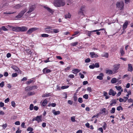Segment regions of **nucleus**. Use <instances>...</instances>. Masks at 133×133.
<instances>
[{
  "label": "nucleus",
  "mask_w": 133,
  "mask_h": 133,
  "mask_svg": "<svg viewBox=\"0 0 133 133\" xmlns=\"http://www.w3.org/2000/svg\"><path fill=\"white\" fill-rule=\"evenodd\" d=\"M85 6H82L80 8V10L83 11H85Z\"/></svg>",
  "instance_id": "nucleus-41"
},
{
  "label": "nucleus",
  "mask_w": 133,
  "mask_h": 133,
  "mask_svg": "<svg viewBox=\"0 0 133 133\" xmlns=\"http://www.w3.org/2000/svg\"><path fill=\"white\" fill-rule=\"evenodd\" d=\"M71 15L69 13H68L65 15V18H70L71 17Z\"/></svg>",
  "instance_id": "nucleus-35"
},
{
  "label": "nucleus",
  "mask_w": 133,
  "mask_h": 133,
  "mask_svg": "<svg viewBox=\"0 0 133 133\" xmlns=\"http://www.w3.org/2000/svg\"><path fill=\"white\" fill-rule=\"evenodd\" d=\"M16 12H4L3 13V14H6V15H8V14H13L15 13H16Z\"/></svg>",
  "instance_id": "nucleus-40"
},
{
  "label": "nucleus",
  "mask_w": 133,
  "mask_h": 133,
  "mask_svg": "<svg viewBox=\"0 0 133 133\" xmlns=\"http://www.w3.org/2000/svg\"><path fill=\"white\" fill-rule=\"evenodd\" d=\"M34 105L32 104H31L30 105L29 107V109L30 110H31L33 109Z\"/></svg>",
  "instance_id": "nucleus-49"
},
{
  "label": "nucleus",
  "mask_w": 133,
  "mask_h": 133,
  "mask_svg": "<svg viewBox=\"0 0 133 133\" xmlns=\"http://www.w3.org/2000/svg\"><path fill=\"white\" fill-rule=\"evenodd\" d=\"M38 29V28H32L29 29L26 32V34L28 35H30L32 33L33 31Z\"/></svg>",
  "instance_id": "nucleus-4"
},
{
  "label": "nucleus",
  "mask_w": 133,
  "mask_h": 133,
  "mask_svg": "<svg viewBox=\"0 0 133 133\" xmlns=\"http://www.w3.org/2000/svg\"><path fill=\"white\" fill-rule=\"evenodd\" d=\"M106 112V109L105 108H103L101 110V112H100L99 114H100L104 115Z\"/></svg>",
  "instance_id": "nucleus-22"
},
{
  "label": "nucleus",
  "mask_w": 133,
  "mask_h": 133,
  "mask_svg": "<svg viewBox=\"0 0 133 133\" xmlns=\"http://www.w3.org/2000/svg\"><path fill=\"white\" fill-rule=\"evenodd\" d=\"M117 110L119 111L121 110H122L123 108L121 106H119L117 108Z\"/></svg>",
  "instance_id": "nucleus-54"
},
{
  "label": "nucleus",
  "mask_w": 133,
  "mask_h": 133,
  "mask_svg": "<svg viewBox=\"0 0 133 133\" xmlns=\"http://www.w3.org/2000/svg\"><path fill=\"white\" fill-rule=\"evenodd\" d=\"M68 103L70 105H72L73 104V102L71 100H69L68 101Z\"/></svg>",
  "instance_id": "nucleus-58"
},
{
  "label": "nucleus",
  "mask_w": 133,
  "mask_h": 133,
  "mask_svg": "<svg viewBox=\"0 0 133 133\" xmlns=\"http://www.w3.org/2000/svg\"><path fill=\"white\" fill-rule=\"evenodd\" d=\"M78 43L77 42H74L72 43L71 44V45L72 46H75L77 45L78 44Z\"/></svg>",
  "instance_id": "nucleus-39"
},
{
  "label": "nucleus",
  "mask_w": 133,
  "mask_h": 133,
  "mask_svg": "<svg viewBox=\"0 0 133 133\" xmlns=\"http://www.w3.org/2000/svg\"><path fill=\"white\" fill-rule=\"evenodd\" d=\"M22 6V4H19L15 5L14 6V8L15 9H18Z\"/></svg>",
  "instance_id": "nucleus-12"
},
{
  "label": "nucleus",
  "mask_w": 133,
  "mask_h": 133,
  "mask_svg": "<svg viewBox=\"0 0 133 133\" xmlns=\"http://www.w3.org/2000/svg\"><path fill=\"white\" fill-rule=\"evenodd\" d=\"M33 81V80L31 79H30V80L28 81L26 83V84H28L31 83Z\"/></svg>",
  "instance_id": "nucleus-62"
},
{
  "label": "nucleus",
  "mask_w": 133,
  "mask_h": 133,
  "mask_svg": "<svg viewBox=\"0 0 133 133\" xmlns=\"http://www.w3.org/2000/svg\"><path fill=\"white\" fill-rule=\"evenodd\" d=\"M17 76V74L16 73H13L12 74V77H16Z\"/></svg>",
  "instance_id": "nucleus-59"
},
{
  "label": "nucleus",
  "mask_w": 133,
  "mask_h": 133,
  "mask_svg": "<svg viewBox=\"0 0 133 133\" xmlns=\"http://www.w3.org/2000/svg\"><path fill=\"white\" fill-rule=\"evenodd\" d=\"M106 73L109 74H113V71L111 70H106Z\"/></svg>",
  "instance_id": "nucleus-25"
},
{
  "label": "nucleus",
  "mask_w": 133,
  "mask_h": 133,
  "mask_svg": "<svg viewBox=\"0 0 133 133\" xmlns=\"http://www.w3.org/2000/svg\"><path fill=\"white\" fill-rule=\"evenodd\" d=\"M43 7L49 12L51 14H53L54 12V11L49 7L46 6H44Z\"/></svg>",
  "instance_id": "nucleus-8"
},
{
  "label": "nucleus",
  "mask_w": 133,
  "mask_h": 133,
  "mask_svg": "<svg viewBox=\"0 0 133 133\" xmlns=\"http://www.w3.org/2000/svg\"><path fill=\"white\" fill-rule=\"evenodd\" d=\"M59 32V30L58 29H52V33H57Z\"/></svg>",
  "instance_id": "nucleus-23"
},
{
  "label": "nucleus",
  "mask_w": 133,
  "mask_h": 133,
  "mask_svg": "<svg viewBox=\"0 0 133 133\" xmlns=\"http://www.w3.org/2000/svg\"><path fill=\"white\" fill-rule=\"evenodd\" d=\"M1 30H3L4 31H8V29H7L5 27V26H2L1 28Z\"/></svg>",
  "instance_id": "nucleus-38"
},
{
  "label": "nucleus",
  "mask_w": 133,
  "mask_h": 133,
  "mask_svg": "<svg viewBox=\"0 0 133 133\" xmlns=\"http://www.w3.org/2000/svg\"><path fill=\"white\" fill-rule=\"evenodd\" d=\"M89 67L90 69H93L95 68V66L94 65V64H93L92 65H90L89 66Z\"/></svg>",
  "instance_id": "nucleus-56"
},
{
  "label": "nucleus",
  "mask_w": 133,
  "mask_h": 133,
  "mask_svg": "<svg viewBox=\"0 0 133 133\" xmlns=\"http://www.w3.org/2000/svg\"><path fill=\"white\" fill-rule=\"evenodd\" d=\"M120 51L121 54V55L122 56L124 54V52L123 51V49L122 48H121L120 49Z\"/></svg>",
  "instance_id": "nucleus-33"
},
{
  "label": "nucleus",
  "mask_w": 133,
  "mask_h": 133,
  "mask_svg": "<svg viewBox=\"0 0 133 133\" xmlns=\"http://www.w3.org/2000/svg\"><path fill=\"white\" fill-rule=\"evenodd\" d=\"M11 56V55L10 53H8L6 55L7 57L8 58L10 57Z\"/></svg>",
  "instance_id": "nucleus-64"
},
{
  "label": "nucleus",
  "mask_w": 133,
  "mask_h": 133,
  "mask_svg": "<svg viewBox=\"0 0 133 133\" xmlns=\"http://www.w3.org/2000/svg\"><path fill=\"white\" fill-rule=\"evenodd\" d=\"M71 120L73 122H75V116H72L71 117Z\"/></svg>",
  "instance_id": "nucleus-52"
},
{
  "label": "nucleus",
  "mask_w": 133,
  "mask_h": 133,
  "mask_svg": "<svg viewBox=\"0 0 133 133\" xmlns=\"http://www.w3.org/2000/svg\"><path fill=\"white\" fill-rule=\"evenodd\" d=\"M80 71V70L78 69H75L72 70V72L74 74H77Z\"/></svg>",
  "instance_id": "nucleus-21"
},
{
  "label": "nucleus",
  "mask_w": 133,
  "mask_h": 133,
  "mask_svg": "<svg viewBox=\"0 0 133 133\" xmlns=\"http://www.w3.org/2000/svg\"><path fill=\"white\" fill-rule=\"evenodd\" d=\"M104 30V29L102 28V29H100L96 30H93V31H91V32H96V31H101V30Z\"/></svg>",
  "instance_id": "nucleus-44"
},
{
  "label": "nucleus",
  "mask_w": 133,
  "mask_h": 133,
  "mask_svg": "<svg viewBox=\"0 0 133 133\" xmlns=\"http://www.w3.org/2000/svg\"><path fill=\"white\" fill-rule=\"evenodd\" d=\"M51 71L46 68L44 69L43 70V72L44 74H46L50 72Z\"/></svg>",
  "instance_id": "nucleus-14"
},
{
  "label": "nucleus",
  "mask_w": 133,
  "mask_h": 133,
  "mask_svg": "<svg viewBox=\"0 0 133 133\" xmlns=\"http://www.w3.org/2000/svg\"><path fill=\"white\" fill-rule=\"evenodd\" d=\"M51 96V93H45V94H44L42 95V97H49Z\"/></svg>",
  "instance_id": "nucleus-28"
},
{
  "label": "nucleus",
  "mask_w": 133,
  "mask_h": 133,
  "mask_svg": "<svg viewBox=\"0 0 133 133\" xmlns=\"http://www.w3.org/2000/svg\"><path fill=\"white\" fill-rule=\"evenodd\" d=\"M52 27L47 26L45 28V31L46 32L48 33H51L52 31Z\"/></svg>",
  "instance_id": "nucleus-5"
},
{
  "label": "nucleus",
  "mask_w": 133,
  "mask_h": 133,
  "mask_svg": "<svg viewBox=\"0 0 133 133\" xmlns=\"http://www.w3.org/2000/svg\"><path fill=\"white\" fill-rule=\"evenodd\" d=\"M117 79L116 78H113L111 80V82L112 84L115 83L117 81Z\"/></svg>",
  "instance_id": "nucleus-27"
},
{
  "label": "nucleus",
  "mask_w": 133,
  "mask_h": 133,
  "mask_svg": "<svg viewBox=\"0 0 133 133\" xmlns=\"http://www.w3.org/2000/svg\"><path fill=\"white\" fill-rule=\"evenodd\" d=\"M78 101L80 103H82L83 102L82 98L81 97L79 98L78 99Z\"/></svg>",
  "instance_id": "nucleus-53"
},
{
  "label": "nucleus",
  "mask_w": 133,
  "mask_h": 133,
  "mask_svg": "<svg viewBox=\"0 0 133 133\" xmlns=\"http://www.w3.org/2000/svg\"><path fill=\"white\" fill-rule=\"evenodd\" d=\"M9 99L8 98L5 100L4 102L6 103H7L9 101Z\"/></svg>",
  "instance_id": "nucleus-61"
},
{
  "label": "nucleus",
  "mask_w": 133,
  "mask_h": 133,
  "mask_svg": "<svg viewBox=\"0 0 133 133\" xmlns=\"http://www.w3.org/2000/svg\"><path fill=\"white\" fill-rule=\"evenodd\" d=\"M42 116H38L36 118H34L32 120L33 121L34 120L36 121L38 123H39L42 121Z\"/></svg>",
  "instance_id": "nucleus-6"
},
{
  "label": "nucleus",
  "mask_w": 133,
  "mask_h": 133,
  "mask_svg": "<svg viewBox=\"0 0 133 133\" xmlns=\"http://www.w3.org/2000/svg\"><path fill=\"white\" fill-rule=\"evenodd\" d=\"M83 97L85 99H88V95L87 94L84 95L83 96Z\"/></svg>",
  "instance_id": "nucleus-51"
},
{
  "label": "nucleus",
  "mask_w": 133,
  "mask_h": 133,
  "mask_svg": "<svg viewBox=\"0 0 133 133\" xmlns=\"http://www.w3.org/2000/svg\"><path fill=\"white\" fill-rule=\"evenodd\" d=\"M129 23V22L127 21L124 23L122 27V28L123 30H124L127 28Z\"/></svg>",
  "instance_id": "nucleus-10"
},
{
  "label": "nucleus",
  "mask_w": 133,
  "mask_h": 133,
  "mask_svg": "<svg viewBox=\"0 0 133 133\" xmlns=\"http://www.w3.org/2000/svg\"><path fill=\"white\" fill-rule=\"evenodd\" d=\"M115 87L117 90L119 91L122 92L123 91V89L120 86L118 87L116 86Z\"/></svg>",
  "instance_id": "nucleus-18"
},
{
  "label": "nucleus",
  "mask_w": 133,
  "mask_h": 133,
  "mask_svg": "<svg viewBox=\"0 0 133 133\" xmlns=\"http://www.w3.org/2000/svg\"><path fill=\"white\" fill-rule=\"evenodd\" d=\"M95 67L98 68L99 67V64L98 63H96L94 65Z\"/></svg>",
  "instance_id": "nucleus-47"
},
{
  "label": "nucleus",
  "mask_w": 133,
  "mask_h": 133,
  "mask_svg": "<svg viewBox=\"0 0 133 133\" xmlns=\"http://www.w3.org/2000/svg\"><path fill=\"white\" fill-rule=\"evenodd\" d=\"M27 130L28 131H30V132H32V131L33 130V129L31 127H29L27 129Z\"/></svg>",
  "instance_id": "nucleus-48"
},
{
  "label": "nucleus",
  "mask_w": 133,
  "mask_h": 133,
  "mask_svg": "<svg viewBox=\"0 0 133 133\" xmlns=\"http://www.w3.org/2000/svg\"><path fill=\"white\" fill-rule=\"evenodd\" d=\"M85 63H89L90 61V59L89 58H88L85 59Z\"/></svg>",
  "instance_id": "nucleus-46"
},
{
  "label": "nucleus",
  "mask_w": 133,
  "mask_h": 133,
  "mask_svg": "<svg viewBox=\"0 0 133 133\" xmlns=\"http://www.w3.org/2000/svg\"><path fill=\"white\" fill-rule=\"evenodd\" d=\"M41 36L42 37H49V35L46 34H41Z\"/></svg>",
  "instance_id": "nucleus-34"
},
{
  "label": "nucleus",
  "mask_w": 133,
  "mask_h": 133,
  "mask_svg": "<svg viewBox=\"0 0 133 133\" xmlns=\"http://www.w3.org/2000/svg\"><path fill=\"white\" fill-rule=\"evenodd\" d=\"M4 85V82L2 81L1 83H0V87L2 88L3 87Z\"/></svg>",
  "instance_id": "nucleus-57"
},
{
  "label": "nucleus",
  "mask_w": 133,
  "mask_h": 133,
  "mask_svg": "<svg viewBox=\"0 0 133 133\" xmlns=\"http://www.w3.org/2000/svg\"><path fill=\"white\" fill-rule=\"evenodd\" d=\"M90 55H91V57L92 58L94 57L97 58L98 57V56L97 54H96L94 52H91L90 53Z\"/></svg>",
  "instance_id": "nucleus-15"
},
{
  "label": "nucleus",
  "mask_w": 133,
  "mask_h": 133,
  "mask_svg": "<svg viewBox=\"0 0 133 133\" xmlns=\"http://www.w3.org/2000/svg\"><path fill=\"white\" fill-rule=\"evenodd\" d=\"M12 30L13 31L19 32V27H12Z\"/></svg>",
  "instance_id": "nucleus-17"
},
{
  "label": "nucleus",
  "mask_w": 133,
  "mask_h": 133,
  "mask_svg": "<svg viewBox=\"0 0 133 133\" xmlns=\"http://www.w3.org/2000/svg\"><path fill=\"white\" fill-rule=\"evenodd\" d=\"M111 103L110 105L111 106L114 105L116 104V101L115 99H113L111 101Z\"/></svg>",
  "instance_id": "nucleus-24"
},
{
  "label": "nucleus",
  "mask_w": 133,
  "mask_h": 133,
  "mask_svg": "<svg viewBox=\"0 0 133 133\" xmlns=\"http://www.w3.org/2000/svg\"><path fill=\"white\" fill-rule=\"evenodd\" d=\"M124 6V2L122 1L117 2L116 4V7L121 10L123 9Z\"/></svg>",
  "instance_id": "nucleus-2"
},
{
  "label": "nucleus",
  "mask_w": 133,
  "mask_h": 133,
  "mask_svg": "<svg viewBox=\"0 0 133 133\" xmlns=\"http://www.w3.org/2000/svg\"><path fill=\"white\" fill-rule=\"evenodd\" d=\"M28 29V28L26 26H22L21 27H19V32L25 31H26Z\"/></svg>",
  "instance_id": "nucleus-7"
},
{
  "label": "nucleus",
  "mask_w": 133,
  "mask_h": 133,
  "mask_svg": "<svg viewBox=\"0 0 133 133\" xmlns=\"http://www.w3.org/2000/svg\"><path fill=\"white\" fill-rule=\"evenodd\" d=\"M35 94V93L34 92H28L27 94L28 96H30L33 95Z\"/></svg>",
  "instance_id": "nucleus-31"
},
{
  "label": "nucleus",
  "mask_w": 133,
  "mask_h": 133,
  "mask_svg": "<svg viewBox=\"0 0 133 133\" xmlns=\"http://www.w3.org/2000/svg\"><path fill=\"white\" fill-rule=\"evenodd\" d=\"M11 104L12 106L14 107H15L16 106L15 103L14 101L11 102Z\"/></svg>",
  "instance_id": "nucleus-43"
},
{
  "label": "nucleus",
  "mask_w": 133,
  "mask_h": 133,
  "mask_svg": "<svg viewBox=\"0 0 133 133\" xmlns=\"http://www.w3.org/2000/svg\"><path fill=\"white\" fill-rule=\"evenodd\" d=\"M52 112L55 115H59L60 113V112L59 111H56L55 110H52Z\"/></svg>",
  "instance_id": "nucleus-19"
},
{
  "label": "nucleus",
  "mask_w": 133,
  "mask_h": 133,
  "mask_svg": "<svg viewBox=\"0 0 133 133\" xmlns=\"http://www.w3.org/2000/svg\"><path fill=\"white\" fill-rule=\"evenodd\" d=\"M11 68L14 70H15L16 71L17 70L18 68L17 67L15 66H11Z\"/></svg>",
  "instance_id": "nucleus-37"
},
{
  "label": "nucleus",
  "mask_w": 133,
  "mask_h": 133,
  "mask_svg": "<svg viewBox=\"0 0 133 133\" xmlns=\"http://www.w3.org/2000/svg\"><path fill=\"white\" fill-rule=\"evenodd\" d=\"M84 11H82L81 10H79V11L78 12V15H82L83 16L84 15Z\"/></svg>",
  "instance_id": "nucleus-30"
},
{
  "label": "nucleus",
  "mask_w": 133,
  "mask_h": 133,
  "mask_svg": "<svg viewBox=\"0 0 133 133\" xmlns=\"http://www.w3.org/2000/svg\"><path fill=\"white\" fill-rule=\"evenodd\" d=\"M79 75L80 76V77L81 78H84V76L83 74H82L81 73H80L79 74Z\"/></svg>",
  "instance_id": "nucleus-60"
},
{
  "label": "nucleus",
  "mask_w": 133,
  "mask_h": 133,
  "mask_svg": "<svg viewBox=\"0 0 133 133\" xmlns=\"http://www.w3.org/2000/svg\"><path fill=\"white\" fill-rule=\"evenodd\" d=\"M87 91L90 93L92 91V89L90 87H88L87 88Z\"/></svg>",
  "instance_id": "nucleus-45"
},
{
  "label": "nucleus",
  "mask_w": 133,
  "mask_h": 133,
  "mask_svg": "<svg viewBox=\"0 0 133 133\" xmlns=\"http://www.w3.org/2000/svg\"><path fill=\"white\" fill-rule=\"evenodd\" d=\"M22 17L21 16V15H20L19 14H18V15L16 16L15 17V18H16L17 19H19Z\"/></svg>",
  "instance_id": "nucleus-55"
},
{
  "label": "nucleus",
  "mask_w": 133,
  "mask_h": 133,
  "mask_svg": "<svg viewBox=\"0 0 133 133\" xmlns=\"http://www.w3.org/2000/svg\"><path fill=\"white\" fill-rule=\"evenodd\" d=\"M27 9L25 8L21 11L19 14L22 17L24 14L27 11Z\"/></svg>",
  "instance_id": "nucleus-13"
},
{
  "label": "nucleus",
  "mask_w": 133,
  "mask_h": 133,
  "mask_svg": "<svg viewBox=\"0 0 133 133\" xmlns=\"http://www.w3.org/2000/svg\"><path fill=\"white\" fill-rule=\"evenodd\" d=\"M128 71H129L131 72L133 70L132 66L131 64H128Z\"/></svg>",
  "instance_id": "nucleus-16"
},
{
  "label": "nucleus",
  "mask_w": 133,
  "mask_h": 133,
  "mask_svg": "<svg viewBox=\"0 0 133 133\" xmlns=\"http://www.w3.org/2000/svg\"><path fill=\"white\" fill-rule=\"evenodd\" d=\"M69 87V86L68 85L66 86H63L61 87V88L62 89H65Z\"/></svg>",
  "instance_id": "nucleus-42"
},
{
  "label": "nucleus",
  "mask_w": 133,
  "mask_h": 133,
  "mask_svg": "<svg viewBox=\"0 0 133 133\" xmlns=\"http://www.w3.org/2000/svg\"><path fill=\"white\" fill-rule=\"evenodd\" d=\"M103 127L104 129L105 130V129L107 127V124L105 123H104V124L103 126Z\"/></svg>",
  "instance_id": "nucleus-63"
},
{
  "label": "nucleus",
  "mask_w": 133,
  "mask_h": 133,
  "mask_svg": "<svg viewBox=\"0 0 133 133\" xmlns=\"http://www.w3.org/2000/svg\"><path fill=\"white\" fill-rule=\"evenodd\" d=\"M103 95L105 97V98L106 99H108L109 97V96H108V94L107 92H106L105 91H104L103 92Z\"/></svg>",
  "instance_id": "nucleus-26"
},
{
  "label": "nucleus",
  "mask_w": 133,
  "mask_h": 133,
  "mask_svg": "<svg viewBox=\"0 0 133 133\" xmlns=\"http://www.w3.org/2000/svg\"><path fill=\"white\" fill-rule=\"evenodd\" d=\"M35 9V7L34 5H32L31 6L28 10V11L27 12V13L28 14H30Z\"/></svg>",
  "instance_id": "nucleus-11"
},
{
  "label": "nucleus",
  "mask_w": 133,
  "mask_h": 133,
  "mask_svg": "<svg viewBox=\"0 0 133 133\" xmlns=\"http://www.w3.org/2000/svg\"><path fill=\"white\" fill-rule=\"evenodd\" d=\"M116 94L115 91H114L112 89H111L109 90V94L110 95H112V96H114Z\"/></svg>",
  "instance_id": "nucleus-9"
},
{
  "label": "nucleus",
  "mask_w": 133,
  "mask_h": 133,
  "mask_svg": "<svg viewBox=\"0 0 133 133\" xmlns=\"http://www.w3.org/2000/svg\"><path fill=\"white\" fill-rule=\"evenodd\" d=\"M102 56L105 57L106 58H108V55L107 53H104L102 55Z\"/></svg>",
  "instance_id": "nucleus-32"
},
{
  "label": "nucleus",
  "mask_w": 133,
  "mask_h": 133,
  "mask_svg": "<svg viewBox=\"0 0 133 133\" xmlns=\"http://www.w3.org/2000/svg\"><path fill=\"white\" fill-rule=\"evenodd\" d=\"M65 3L63 0H56L54 3V4L55 6L60 7L63 6Z\"/></svg>",
  "instance_id": "nucleus-1"
},
{
  "label": "nucleus",
  "mask_w": 133,
  "mask_h": 133,
  "mask_svg": "<svg viewBox=\"0 0 133 133\" xmlns=\"http://www.w3.org/2000/svg\"><path fill=\"white\" fill-rule=\"evenodd\" d=\"M33 87L32 86H29L26 87L25 89V90L26 91H28L33 89Z\"/></svg>",
  "instance_id": "nucleus-20"
},
{
  "label": "nucleus",
  "mask_w": 133,
  "mask_h": 133,
  "mask_svg": "<svg viewBox=\"0 0 133 133\" xmlns=\"http://www.w3.org/2000/svg\"><path fill=\"white\" fill-rule=\"evenodd\" d=\"M97 78L100 80H102L103 79V77H102V76H98L97 77Z\"/></svg>",
  "instance_id": "nucleus-50"
},
{
  "label": "nucleus",
  "mask_w": 133,
  "mask_h": 133,
  "mask_svg": "<svg viewBox=\"0 0 133 133\" xmlns=\"http://www.w3.org/2000/svg\"><path fill=\"white\" fill-rule=\"evenodd\" d=\"M120 66V64H115L113 66V74L116 73L117 72V70L119 68Z\"/></svg>",
  "instance_id": "nucleus-3"
},
{
  "label": "nucleus",
  "mask_w": 133,
  "mask_h": 133,
  "mask_svg": "<svg viewBox=\"0 0 133 133\" xmlns=\"http://www.w3.org/2000/svg\"><path fill=\"white\" fill-rule=\"evenodd\" d=\"M48 101L47 99H45L42 103V105L43 106H45L47 104Z\"/></svg>",
  "instance_id": "nucleus-29"
},
{
  "label": "nucleus",
  "mask_w": 133,
  "mask_h": 133,
  "mask_svg": "<svg viewBox=\"0 0 133 133\" xmlns=\"http://www.w3.org/2000/svg\"><path fill=\"white\" fill-rule=\"evenodd\" d=\"M115 109L114 108H112L110 111V112L111 113L114 114L115 113Z\"/></svg>",
  "instance_id": "nucleus-36"
}]
</instances>
